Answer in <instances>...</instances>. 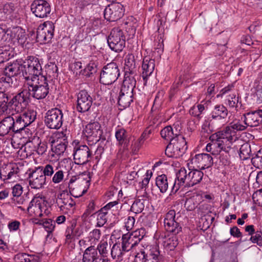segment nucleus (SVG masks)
<instances>
[{"instance_id":"nucleus-1","label":"nucleus","mask_w":262,"mask_h":262,"mask_svg":"<svg viewBox=\"0 0 262 262\" xmlns=\"http://www.w3.org/2000/svg\"><path fill=\"white\" fill-rule=\"evenodd\" d=\"M180 132L174 125L173 126H167L160 132L161 137L169 141L165 150V155L168 157L179 158L185 153L187 149L185 138Z\"/></svg>"},{"instance_id":"nucleus-2","label":"nucleus","mask_w":262,"mask_h":262,"mask_svg":"<svg viewBox=\"0 0 262 262\" xmlns=\"http://www.w3.org/2000/svg\"><path fill=\"white\" fill-rule=\"evenodd\" d=\"M231 135L223 130L212 134L209 137L211 142L207 144L206 150L212 155H218L222 151L238 152V147L235 145L237 140Z\"/></svg>"},{"instance_id":"nucleus-3","label":"nucleus","mask_w":262,"mask_h":262,"mask_svg":"<svg viewBox=\"0 0 262 262\" xmlns=\"http://www.w3.org/2000/svg\"><path fill=\"white\" fill-rule=\"evenodd\" d=\"M164 226L167 232L172 234V236L166 238L163 242V246L167 250H173L178 245V238L176 236L182 231V225L178 222V217L176 218V211L170 210L164 217Z\"/></svg>"},{"instance_id":"nucleus-4","label":"nucleus","mask_w":262,"mask_h":262,"mask_svg":"<svg viewBox=\"0 0 262 262\" xmlns=\"http://www.w3.org/2000/svg\"><path fill=\"white\" fill-rule=\"evenodd\" d=\"M23 67V76L28 82L30 80L39 79L41 74L42 67L39 59L33 56H30L22 63Z\"/></svg>"},{"instance_id":"nucleus-5","label":"nucleus","mask_w":262,"mask_h":262,"mask_svg":"<svg viewBox=\"0 0 262 262\" xmlns=\"http://www.w3.org/2000/svg\"><path fill=\"white\" fill-rule=\"evenodd\" d=\"M91 179L90 173L88 171L83 172L77 178L71 179L68 184L71 194L78 198L84 194L90 185Z\"/></svg>"},{"instance_id":"nucleus-6","label":"nucleus","mask_w":262,"mask_h":262,"mask_svg":"<svg viewBox=\"0 0 262 262\" xmlns=\"http://www.w3.org/2000/svg\"><path fill=\"white\" fill-rule=\"evenodd\" d=\"M27 84L30 95L36 99H44L49 93V86L45 76H41L36 80H30L27 82Z\"/></svg>"},{"instance_id":"nucleus-7","label":"nucleus","mask_w":262,"mask_h":262,"mask_svg":"<svg viewBox=\"0 0 262 262\" xmlns=\"http://www.w3.org/2000/svg\"><path fill=\"white\" fill-rule=\"evenodd\" d=\"M120 75L118 64L111 62L104 66L100 74V82L104 85H110L114 83Z\"/></svg>"},{"instance_id":"nucleus-8","label":"nucleus","mask_w":262,"mask_h":262,"mask_svg":"<svg viewBox=\"0 0 262 262\" xmlns=\"http://www.w3.org/2000/svg\"><path fill=\"white\" fill-rule=\"evenodd\" d=\"M84 134L88 144L91 145L96 144L99 141L103 142L106 140L101 125L98 122L88 124L85 126Z\"/></svg>"},{"instance_id":"nucleus-9","label":"nucleus","mask_w":262,"mask_h":262,"mask_svg":"<svg viewBox=\"0 0 262 262\" xmlns=\"http://www.w3.org/2000/svg\"><path fill=\"white\" fill-rule=\"evenodd\" d=\"M107 41L112 51L120 52L125 46L126 37L124 32L120 28H114L111 30Z\"/></svg>"},{"instance_id":"nucleus-10","label":"nucleus","mask_w":262,"mask_h":262,"mask_svg":"<svg viewBox=\"0 0 262 262\" xmlns=\"http://www.w3.org/2000/svg\"><path fill=\"white\" fill-rule=\"evenodd\" d=\"M55 26L50 21L40 24L37 30L36 39L40 43H47L51 41L54 36Z\"/></svg>"},{"instance_id":"nucleus-11","label":"nucleus","mask_w":262,"mask_h":262,"mask_svg":"<svg viewBox=\"0 0 262 262\" xmlns=\"http://www.w3.org/2000/svg\"><path fill=\"white\" fill-rule=\"evenodd\" d=\"M45 123L50 129L60 128L63 124V113L61 110L57 108L49 110L46 114Z\"/></svg>"},{"instance_id":"nucleus-12","label":"nucleus","mask_w":262,"mask_h":262,"mask_svg":"<svg viewBox=\"0 0 262 262\" xmlns=\"http://www.w3.org/2000/svg\"><path fill=\"white\" fill-rule=\"evenodd\" d=\"M51 143V150L57 155L64 153L67 149L68 141L66 135L62 132H58L52 137L50 140Z\"/></svg>"},{"instance_id":"nucleus-13","label":"nucleus","mask_w":262,"mask_h":262,"mask_svg":"<svg viewBox=\"0 0 262 262\" xmlns=\"http://www.w3.org/2000/svg\"><path fill=\"white\" fill-rule=\"evenodd\" d=\"M30 92L27 89H23L15 96L12 94L10 104L16 112H21L26 108L29 103Z\"/></svg>"},{"instance_id":"nucleus-14","label":"nucleus","mask_w":262,"mask_h":262,"mask_svg":"<svg viewBox=\"0 0 262 262\" xmlns=\"http://www.w3.org/2000/svg\"><path fill=\"white\" fill-rule=\"evenodd\" d=\"M124 13L123 6L120 3H112L108 5L104 10V17L109 21H115L120 19Z\"/></svg>"},{"instance_id":"nucleus-15","label":"nucleus","mask_w":262,"mask_h":262,"mask_svg":"<svg viewBox=\"0 0 262 262\" xmlns=\"http://www.w3.org/2000/svg\"><path fill=\"white\" fill-rule=\"evenodd\" d=\"M31 10L35 16L39 18L47 17L51 11L50 4L46 0H34Z\"/></svg>"},{"instance_id":"nucleus-16","label":"nucleus","mask_w":262,"mask_h":262,"mask_svg":"<svg viewBox=\"0 0 262 262\" xmlns=\"http://www.w3.org/2000/svg\"><path fill=\"white\" fill-rule=\"evenodd\" d=\"M162 258L159 249L156 248L150 250L149 253L141 250L135 255L134 262H162Z\"/></svg>"},{"instance_id":"nucleus-17","label":"nucleus","mask_w":262,"mask_h":262,"mask_svg":"<svg viewBox=\"0 0 262 262\" xmlns=\"http://www.w3.org/2000/svg\"><path fill=\"white\" fill-rule=\"evenodd\" d=\"M93 103V99L86 90H81L77 95L76 110L80 113L90 110Z\"/></svg>"},{"instance_id":"nucleus-18","label":"nucleus","mask_w":262,"mask_h":262,"mask_svg":"<svg viewBox=\"0 0 262 262\" xmlns=\"http://www.w3.org/2000/svg\"><path fill=\"white\" fill-rule=\"evenodd\" d=\"M73 156L75 164L83 165L90 161L92 157V152L88 146L81 145L74 148Z\"/></svg>"},{"instance_id":"nucleus-19","label":"nucleus","mask_w":262,"mask_h":262,"mask_svg":"<svg viewBox=\"0 0 262 262\" xmlns=\"http://www.w3.org/2000/svg\"><path fill=\"white\" fill-rule=\"evenodd\" d=\"M29 185L33 189H38L42 188L47 184L46 177L42 175L39 169L32 170L29 174Z\"/></svg>"},{"instance_id":"nucleus-20","label":"nucleus","mask_w":262,"mask_h":262,"mask_svg":"<svg viewBox=\"0 0 262 262\" xmlns=\"http://www.w3.org/2000/svg\"><path fill=\"white\" fill-rule=\"evenodd\" d=\"M194 164L200 169H205L211 167L213 164V158L208 154H196L191 159Z\"/></svg>"},{"instance_id":"nucleus-21","label":"nucleus","mask_w":262,"mask_h":262,"mask_svg":"<svg viewBox=\"0 0 262 262\" xmlns=\"http://www.w3.org/2000/svg\"><path fill=\"white\" fill-rule=\"evenodd\" d=\"M56 203L61 210L70 209L75 205V201L67 190H63L58 194Z\"/></svg>"},{"instance_id":"nucleus-22","label":"nucleus","mask_w":262,"mask_h":262,"mask_svg":"<svg viewBox=\"0 0 262 262\" xmlns=\"http://www.w3.org/2000/svg\"><path fill=\"white\" fill-rule=\"evenodd\" d=\"M23 68L21 62L17 60L5 66L4 70V75L12 79V77L17 76L21 73H23Z\"/></svg>"},{"instance_id":"nucleus-23","label":"nucleus","mask_w":262,"mask_h":262,"mask_svg":"<svg viewBox=\"0 0 262 262\" xmlns=\"http://www.w3.org/2000/svg\"><path fill=\"white\" fill-rule=\"evenodd\" d=\"M155 67V59L146 56L144 58L142 65V77L145 82H146L148 78L154 72Z\"/></svg>"},{"instance_id":"nucleus-24","label":"nucleus","mask_w":262,"mask_h":262,"mask_svg":"<svg viewBox=\"0 0 262 262\" xmlns=\"http://www.w3.org/2000/svg\"><path fill=\"white\" fill-rule=\"evenodd\" d=\"M187 171L184 167H182L179 170L176 174V178L173 183L170 195L176 193L181 186H184Z\"/></svg>"},{"instance_id":"nucleus-25","label":"nucleus","mask_w":262,"mask_h":262,"mask_svg":"<svg viewBox=\"0 0 262 262\" xmlns=\"http://www.w3.org/2000/svg\"><path fill=\"white\" fill-rule=\"evenodd\" d=\"M124 74L137 75V69L135 56L132 54H127L125 58Z\"/></svg>"},{"instance_id":"nucleus-26","label":"nucleus","mask_w":262,"mask_h":262,"mask_svg":"<svg viewBox=\"0 0 262 262\" xmlns=\"http://www.w3.org/2000/svg\"><path fill=\"white\" fill-rule=\"evenodd\" d=\"M115 137L118 145L123 147L124 149H127L129 145L130 137L126 130L120 128L116 129Z\"/></svg>"},{"instance_id":"nucleus-27","label":"nucleus","mask_w":262,"mask_h":262,"mask_svg":"<svg viewBox=\"0 0 262 262\" xmlns=\"http://www.w3.org/2000/svg\"><path fill=\"white\" fill-rule=\"evenodd\" d=\"M98 65L99 61L97 57H92L86 67L81 70L80 73L86 77H90L97 72Z\"/></svg>"},{"instance_id":"nucleus-28","label":"nucleus","mask_w":262,"mask_h":262,"mask_svg":"<svg viewBox=\"0 0 262 262\" xmlns=\"http://www.w3.org/2000/svg\"><path fill=\"white\" fill-rule=\"evenodd\" d=\"M121 241L122 245V250L127 252L133 250L138 245V243L128 232L122 235Z\"/></svg>"},{"instance_id":"nucleus-29","label":"nucleus","mask_w":262,"mask_h":262,"mask_svg":"<svg viewBox=\"0 0 262 262\" xmlns=\"http://www.w3.org/2000/svg\"><path fill=\"white\" fill-rule=\"evenodd\" d=\"M13 126L12 117L9 116L3 119L0 122V136L13 135L14 133L12 129Z\"/></svg>"},{"instance_id":"nucleus-30","label":"nucleus","mask_w":262,"mask_h":262,"mask_svg":"<svg viewBox=\"0 0 262 262\" xmlns=\"http://www.w3.org/2000/svg\"><path fill=\"white\" fill-rule=\"evenodd\" d=\"M229 112L223 104H217L214 106L211 115V118L215 122V120H222L226 119L228 115Z\"/></svg>"},{"instance_id":"nucleus-31","label":"nucleus","mask_w":262,"mask_h":262,"mask_svg":"<svg viewBox=\"0 0 262 262\" xmlns=\"http://www.w3.org/2000/svg\"><path fill=\"white\" fill-rule=\"evenodd\" d=\"M27 210L31 216L41 217L42 215V204L41 201L38 200L32 199Z\"/></svg>"},{"instance_id":"nucleus-32","label":"nucleus","mask_w":262,"mask_h":262,"mask_svg":"<svg viewBox=\"0 0 262 262\" xmlns=\"http://www.w3.org/2000/svg\"><path fill=\"white\" fill-rule=\"evenodd\" d=\"M246 125L242 124L238 120L232 122L229 126H226L223 130L226 133H228L229 135H230V133L232 134L231 135L233 138L238 141V138L236 135V132L244 130L246 129Z\"/></svg>"},{"instance_id":"nucleus-33","label":"nucleus","mask_w":262,"mask_h":262,"mask_svg":"<svg viewBox=\"0 0 262 262\" xmlns=\"http://www.w3.org/2000/svg\"><path fill=\"white\" fill-rule=\"evenodd\" d=\"M243 118L245 124L251 127L258 126L262 122V120L259 119V117L255 111L244 114L242 119Z\"/></svg>"},{"instance_id":"nucleus-34","label":"nucleus","mask_w":262,"mask_h":262,"mask_svg":"<svg viewBox=\"0 0 262 262\" xmlns=\"http://www.w3.org/2000/svg\"><path fill=\"white\" fill-rule=\"evenodd\" d=\"M10 37L13 39H16L17 42L23 45L27 39L26 34L24 30L19 27L13 28L10 30Z\"/></svg>"},{"instance_id":"nucleus-35","label":"nucleus","mask_w":262,"mask_h":262,"mask_svg":"<svg viewBox=\"0 0 262 262\" xmlns=\"http://www.w3.org/2000/svg\"><path fill=\"white\" fill-rule=\"evenodd\" d=\"M15 262H41L39 256L29 254L26 253H19L14 257Z\"/></svg>"},{"instance_id":"nucleus-36","label":"nucleus","mask_w":262,"mask_h":262,"mask_svg":"<svg viewBox=\"0 0 262 262\" xmlns=\"http://www.w3.org/2000/svg\"><path fill=\"white\" fill-rule=\"evenodd\" d=\"M97 259H98V252L94 246H91L84 250L82 262H96Z\"/></svg>"},{"instance_id":"nucleus-37","label":"nucleus","mask_w":262,"mask_h":262,"mask_svg":"<svg viewBox=\"0 0 262 262\" xmlns=\"http://www.w3.org/2000/svg\"><path fill=\"white\" fill-rule=\"evenodd\" d=\"M169 182L166 175L163 174L158 176L156 179V185L158 187L160 192H166L168 188Z\"/></svg>"},{"instance_id":"nucleus-38","label":"nucleus","mask_w":262,"mask_h":262,"mask_svg":"<svg viewBox=\"0 0 262 262\" xmlns=\"http://www.w3.org/2000/svg\"><path fill=\"white\" fill-rule=\"evenodd\" d=\"M36 168L40 170V172L42 173L44 177H46L47 180L51 179L54 172L57 170V167L53 164H47L44 166H39Z\"/></svg>"},{"instance_id":"nucleus-39","label":"nucleus","mask_w":262,"mask_h":262,"mask_svg":"<svg viewBox=\"0 0 262 262\" xmlns=\"http://www.w3.org/2000/svg\"><path fill=\"white\" fill-rule=\"evenodd\" d=\"M151 133V130L148 127L146 128L141 135L140 137L136 141L133 145V150L134 151H138L141 146L144 144V142L149 138Z\"/></svg>"},{"instance_id":"nucleus-40","label":"nucleus","mask_w":262,"mask_h":262,"mask_svg":"<svg viewBox=\"0 0 262 262\" xmlns=\"http://www.w3.org/2000/svg\"><path fill=\"white\" fill-rule=\"evenodd\" d=\"M37 113L32 110H28L24 112L22 114L19 115V116L21 118L22 120L29 126L33 123L36 118Z\"/></svg>"},{"instance_id":"nucleus-41","label":"nucleus","mask_w":262,"mask_h":262,"mask_svg":"<svg viewBox=\"0 0 262 262\" xmlns=\"http://www.w3.org/2000/svg\"><path fill=\"white\" fill-rule=\"evenodd\" d=\"M133 96L134 95L123 94L122 92H120L118 99V104L124 108L129 106L131 103L133 102Z\"/></svg>"},{"instance_id":"nucleus-42","label":"nucleus","mask_w":262,"mask_h":262,"mask_svg":"<svg viewBox=\"0 0 262 262\" xmlns=\"http://www.w3.org/2000/svg\"><path fill=\"white\" fill-rule=\"evenodd\" d=\"M12 125L13 126L12 129H13L14 134L20 133L28 126L19 115L15 116V118L12 117Z\"/></svg>"},{"instance_id":"nucleus-43","label":"nucleus","mask_w":262,"mask_h":262,"mask_svg":"<svg viewBox=\"0 0 262 262\" xmlns=\"http://www.w3.org/2000/svg\"><path fill=\"white\" fill-rule=\"evenodd\" d=\"M221 124H216L214 120H205L202 126V129L208 134L211 133L221 126Z\"/></svg>"},{"instance_id":"nucleus-44","label":"nucleus","mask_w":262,"mask_h":262,"mask_svg":"<svg viewBox=\"0 0 262 262\" xmlns=\"http://www.w3.org/2000/svg\"><path fill=\"white\" fill-rule=\"evenodd\" d=\"M198 196H193L188 198L185 201L184 207L188 211L194 210L199 205L200 201Z\"/></svg>"},{"instance_id":"nucleus-45","label":"nucleus","mask_w":262,"mask_h":262,"mask_svg":"<svg viewBox=\"0 0 262 262\" xmlns=\"http://www.w3.org/2000/svg\"><path fill=\"white\" fill-rule=\"evenodd\" d=\"M251 146L248 143H245L241 146L239 156L241 160H246L250 157Z\"/></svg>"},{"instance_id":"nucleus-46","label":"nucleus","mask_w":262,"mask_h":262,"mask_svg":"<svg viewBox=\"0 0 262 262\" xmlns=\"http://www.w3.org/2000/svg\"><path fill=\"white\" fill-rule=\"evenodd\" d=\"M9 46L0 47V66L10 58L11 52Z\"/></svg>"},{"instance_id":"nucleus-47","label":"nucleus","mask_w":262,"mask_h":262,"mask_svg":"<svg viewBox=\"0 0 262 262\" xmlns=\"http://www.w3.org/2000/svg\"><path fill=\"white\" fill-rule=\"evenodd\" d=\"M12 93L11 91H0V104L11 107L10 103Z\"/></svg>"},{"instance_id":"nucleus-48","label":"nucleus","mask_w":262,"mask_h":262,"mask_svg":"<svg viewBox=\"0 0 262 262\" xmlns=\"http://www.w3.org/2000/svg\"><path fill=\"white\" fill-rule=\"evenodd\" d=\"M122 244L120 245V243H116L113 245L111 249V255L112 257L115 259L116 257L120 258L126 253V251H123L122 250Z\"/></svg>"},{"instance_id":"nucleus-49","label":"nucleus","mask_w":262,"mask_h":262,"mask_svg":"<svg viewBox=\"0 0 262 262\" xmlns=\"http://www.w3.org/2000/svg\"><path fill=\"white\" fill-rule=\"evenodd\" d=\"M46 71L47 74L52 78H56L58 76V67L54 62H50L48 63L46 66Z\"/></svg>"},{"instance_id":"nucleus-50","label":"nucleus","mask_w":262,"mask_h":262,"mask_svg":"<svg viewBox=\"0 0 262 262\" xmlns=\"http://www.w3.org/2000/svg\"><path fill=\"white\" fill-rule=\"evenodd\" d=\"M13 80L6 76L0 78V90L3 91H11L10 88L12 86Z\"/></svg>"},{"instance_id":"nucleus-51","label":"nucleus","mask_w":262,"mask_h":262,"mask_svg":"<svg viewBox=\"0 0 262 262\" xmlns=\"http://www.w3.org/2000/svg\"><path fill=\"white\" fill-rule=\"evenodd\" d=\"M139 244L146 235V230L144 228L138 229L132 232H128Z\"/></svg>"},{"instance_id":"nucleus-52","label":"nucleus","mask_w":262,"mask_h":262,"mask_svg":"<svg viewBox=\"0 0 262 262\" xmlns=\"http://www.w3.org/2000/svg\"><path fill=\"white\" fill-rule=\"evenodd\" d=\"M137 75L124 74V80L122 85H124L132 90H134L136 85V76Z\"/></svg>"},{"instance_id":"nucleus-53","label":"nucleus","mask_w":262,"mask_h":262,"mask_svg":"<svg viewBox=\"0 0 262 262\" xmlns=\"http://www.w3.org/2000/svg\"><path fill=\"white\" fill-rule=\"evenodd\" d=\"M95 249H97V251H98L100 257H107L108 247L106 241H101Z\"/></svg>"},{"instance_id":"nucleus-54","label":"nucleus","mask_w":262,"mask_h":262,"mask_svg":"<svg viewBox=\"0 0 262 262\" xmlns=\"http://www.w3.org/2000/svg\"><path fill=\"white\" fill-rule=\"evenodd\" d=\"M251 162L256 168L262 169V149L254 154L251 159Z\"/></svg>"},{"instance_id":"nucleus-55","label":"nucleus","mask_w":262,"mask_h":262,"mask_svg":"<svg viewBox=\"0 0 262 262\" xmlns=\"http://www.w3.org/2000/svg\"><path fill=\"white\" fill-rule=\"evenodd\" d=\"M237 152H223L222 153H220V163H221L222 165L227 166L229 165L230 163V157L231 155H233L234 154H236Z\"/></svg>"},{"instance_id":"nucleus-56","label":"nucleus","mask_w":262,"mask_h":262,"mask_svg":"<svg viewBox=\"0 0 262 262\" xmlns=\"http://www.w3.org/2000/svg\"><path fill=\"white\" fill-rule=\"evenodd\" d=\"M144 208V204L143 200H136L134 201L130 207V211L137 214L141 212Z\"/></svg>"},{"instance_id":"nucleus-57","label":"nucleus","mask_w":262,"mask_h":262,"mask_svg":"<svg viewBox=\"0 0 262 262\" xmlns=\"http://www.w3.org/2000/svg\"><path fill=\"white\" fill-rule=\"evenodd\" d=\"M96 204L93 200L90 201L89 203L87 206V208L85 212L83 213L82 217L84 219H86L89 216H92L95 213Z\"/></svg>"},{"instance_id":"nucleus-58","label":"nucleus","mask_w":262,"mask_h":262,"mask_svg":"<svg viewBox=\"0 0 262 262\" xmlns=\"http://www.w3.org/2000/svg\"><path fill=\"white\" fill-rule=\"evenodd\" d=\"M191 170V174L193 186L199 183L204 176V173L200 170L193 169Z\"/></svg>"},{"instance_id":"nucleus-59","label":"nucleus","mask_w":262,"mask_h":262,"mask_svg":"<svg viewBox=\"0 0 262 262\" xmlns=\"http://www.w3.org/2000/svg\"><path fill=\"white\" fill-rule=\"evenodd\" d=\"M15 10L14 4L12 3H7L0 8V11L5 14L10 15Z\"/></svg>"},{"instance_id":"nucleus-60","label":"nucleus","mask_w":262,"mask_h":262,"mask_svg":"<svg viewBox=\"0 0 262 262\" xmlns=\"http://www.w3.org/2000/svg\"><path fill=\"white\" fill-rule=\"evenodd\" d=\"M42 222L46 231L49 233H51L55 228V222L51 219L43 220Z\"/></svg>"},{"instance_id":"nucleus-61","label":"nucleus","mask_w":262,"mask_h":262,"mask_svg":"<svg viewBox=\"0 0 262 262\" xmlns=\"http://www.w3.org/2000/svg\"><path fill=\"white\" fill-rule=\"evenodd\" d=\"M164 94L165 92L163 90H160L158 92L155 98L154 105L160 106L161 105L164 100Z\"/></svg>"},{"instance_id":"nucleus-62","label":"nucleus","mask_w":262,"mask_h":262,"mask_svg":"<svg viewBox=\"0 0 262 262\" xmlns=\"http://www.w3.org/2000/svg\"><path fill=\"white\" fill-rule=\"evenodd\" d=\"M254 235H252L250 240L254 244H256L258 246H262V232L261 231H256Z\"/></svg>"},{"instance_id":"nucleus-63","label":"nucleus","mask_w":262,"mask_h":262,"mask_svg":"<svg viewBox=\"0 0 262 262\" xmlns=\"http://www.w3.org/2000/svg\"><path fill=\"white\" fill-rule=\"evenodd\" d=\"M252 199L256 205L262 207V189L254 192Z\"/></svg>"},{"instance_id":"nucleus-64","label":"nucleus","mask_w":262,"mask_h":262,"mask_svg":"<svg viewBox=\"0 0 262 262\" xmlns=\"http://www.w3.org/2000/svg\"><path fill=\"white\" fill-rule=\"evenodd\" d=\"M256 102L258 103H262V80H261L256 88Z\"/></svg>"}]
</instances>
